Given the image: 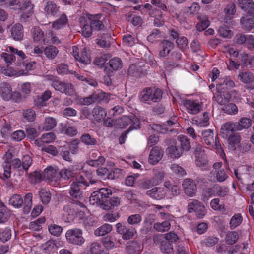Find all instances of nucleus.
I'll return each instance as SVG.
<instances>
[{
  "label": "nucleus",
  "mask_w": 254,
  "mask_h": 254,
  "mask_svg": "<svg viewBox=\"0 0 254 254\" xmlns=\"http://www.w3.org/2000/svg\"><path fill=\"white\" fill-rule=\"evenodd\" d=\"M176 43L179 49L182 51H184L188 48V41L187 38L185 36H181L176 40Z\"/></svg>",
  "instance_id": "864d4df0"
},
{
  "label": "nucleus",
  "mask_w": 254,
  "mask_h": 254,
  "mask_svg": "<svg viewBox=\"0 0 254 254\" xmlns=\"http://www.w3.org/2000/svg\"><path fill=\"white\" fill-rule=\"evenodd\" d=\"M183 102L189 114H196L202 109V104L196 101L185 99L183 101Z\"/></svg>",
  "instance_id": "1a4fd4ad"
},
{
  "label": "nucleus",
  "mask_w": 254,
  "mask_h": 254,
  "mask_svg": "<svg viewBox=\"0 0 254 254\" xmlns=\"http://www.w3.org/2000/svg\"><path fill=\"white\" fill-rule=\"evenodd\" d=\"M178 141V145L184 152L189 151L190 150L191 146L190 139L184 135H179L177 138Z\"/></svg>",
  "instance_id": "5701e85b"
},
{
  "label": "nucleus",
  "mask_w": 254,
  "mask_h": 254,
  "mask_svg": "<svg viewBox=\"0 0 254 254\" xmlns=\"http://www.w3.org/2000/svg\"><path fill=\"white\" fill-rule=\"evenodd\" d=\"M185 193L190 196L192 197L196 193L197 190L195 182L190 178L185 179L182 184Z\"/></svg>",
  "instance_id": "ddd939ff"
},
{
  "label": "nucleus",
  "mask_w": 254,
  "mask_h": 254,
  "mask_svg": "<svg viewBox=\"0 0 254 254\" xmlns=\"http://www.w3.org/2000/svg\"><path fill=\"white\" fill-rule=\"evenodd\" d=\"M32 194L31 193H27L23 200V212L24 214H28L31 210L32 205Z\"/></svg>",
  "instance_id": "2f4dec72"
},
{
  "label": "nucleus",
  "mask_w": 254,
  "mask_h": 254,
  "mask_svg": "<svg viewBox=\"0 0 254 254\" xmlns=\"http://www.w3.org/2000/svg\"><path fill=\"white\" fill-rule=\"evenodd\" d=\"M9 203L16 208H20L23 205V200L19 195L14 194L10 197Z\"/></svg>",
  "instance_id": "a18cd8bd"
},
{
  "label": "nucleus",
  "mask_w": 254,
  "mask_h": 254,
  "mask_svg": "<svg viewBox=\"0 0 254 254\" xmlns=\"http://www.w3.org/2000/svg\"><path fill=\"white\" fill-rule=\"evenodd\" d=\"M220 200L218 198H215L211 200L210 205L211 208L216 211H220L224 212L226 211V208L224 205L219 204Z\"/></svg>",
  "instance_id": "13d9d810"
},
{
  "label": "nucleus",
  "mask_w": 254,
  "mask_h": 254,
  "mask_svg": "<svg viewBox=\"0 0 254 254\" xmlns=\"http://www.w3.org/2000/svg\"><path fill=\"white\" fill-rule=\"evenodd\" d=\"M92 114L97 121H100L106 117L107 113L102 107L96 106L92 111Z\"/></svg>",
  "instance_id": "bb28decb"
},
{
  "label": "nucleus",
  "mask_w": 254,
  "mask_h": 254,
  "mask_svg": "<svg viewBox=\"0 0 254 254\" xmlns=\"http://www.w3.org/2000/svg\"><path fill=\"white\" fill-rule=\"evenodd\" d=\"M242 27L246 30H251L254 27V15L247 14L241 18Z\"/></svg>",
  "instance_id": "412c9836"
},
{
  "label": "nucleus",
  "mask_w": 254,
  "mask_h": 254,
  "mask_svg": "<svg viewBox=\"0 0 254 254\" xmlns=\"http://www.w3.org/2000/svg\"><path fill=\"white\" fill-rule=\"evenodd\" d=\"M163 155V150L158 146L153 147L149 156V162L152 164L158 163L162 159Z\"/></svg>",
  "instance_id": "f3484780"
},
{
  "label": "nucleus",
  "mask_w": 254,
  "mask_h": 254,
  "mask_svg": "<svg viewBox=\"0 0 254 254\" xmlns=\"http://www.w3.org/2000/svg\"><path fill=\"white\" fill-rule=\"evenodd\" d=\"M9 4L12 9L21 11L33 9L34 6L29 0H11Z\"/></svg>",
  "instance_id": "9b49d317"
},
{
  "label": "nucleus",
  "mask_w": 254,
  "mask_h": 254,
  "mask_svg": "<svg viewBox=\"0 0 254 254\" xmlns=\"http://www.w3.org/2000/svg\"><path fill=\"white\" fill-rule=\"evenodd\" d=\"M52 86L56 90L68 96H73L75 93L73 86L71 83L63 82L58 80H54Z\"/></svg>",
  "instance_id": "39448f33"
},
{
  "label": "nucleus",
  "mask_w": 254,
  "mask_h": 254,
  "mask_svg": "<svg viewBox=\"0 0 254 254\" xmlns=\"http://www.w3.org/2000/svg\"><path fill=\"white\" fill-rule=\"evenodd\" d=\"M59 176L64 180H69L73 177V172L67 169H63L59 172Z\"/></svg>",
  "instance_id": "774afa93"
},
{
  "label": "nucleus",
  "mask_w": 254,
  "mask_h": 254,
  "mask_svg": "<svg viewBox=\"0 0 254 254\" xmlns=\"http://www.w3.org/2000/svg\"><path fill=\"white\" fill-rule=\"evenodd\" d=\"M48 229L52 235L56 237L60 236L63 231V228L61 226L54 224L49 225Z\"/></svg>",
  "instance_id": "3c124183"
},
{
  "label": "nucleus",
  "mask_w": 254,
  "mask_h": 254,
  "mask_svg": "<svg viewBox=\"0 0 254 254\" xmlns=\"http://www.w3.org/2000/svg\"><path fill=\"white\" fill-rule=\"evenodd\" d=\"M195 213L197 218L202 219L205 216L207 213V209L204 205L201 202H200L197 206V208L195 210Z\"/></svg>",
  "instance_id": "e2e57ef3"
},
{
  "label": "nucleus",
  "mask_w": 254,
  "mask_h": 254,
  "mask_svg": "<svg viewBox=\"0 0 254 254\" xmlns=\"http://www.w3.org/2000/svg\"><path fill=\"white\" fill-rule=\"evenodd\" d=\"M98 180L93 177L92 173L88 171L82 172V174L76 177L74 183L78 184L79 186L84 189L89 186V184H93L98 182Z\"/></svg>",
  "instance_id": "0eeeda50"
},
{
  "label": "nucleus",
  "mask_w": 254,
  "mask_h": 254,
  "mask_svg": "<svg viewBox=\"0 0 254 254\" xmlns=\"http://www.w3.org/2000/svg\"><path fill=\"white\" fill-rule=\"evenodd\" d=\"M59 50L58 48L53 45L47 46L44 49V53L49 60L54 59L58 55Z\"/></svg>",
  "instance_id": "7c9ffc66"
},
{
  "label": "nucleus",
  "mask_w": 254,
  "mask_h": 254,
  "mask_svg": "<svg viewBox=\"0 0 254 254\" xmlns=\"http://www.w3.org/2000/svg\"><path fill=\"white\" fill-rule=\"evenodd\" d=\"M44 11L47 14L55 16L59 11V7L52 1H49L44 8Z\"/></svg>",
  "instance_id": "473e14b6"
},
{
  "label": "nucleus",
  "mask_w": 254,
  "mask_h": 254,
  "mask_svg": "<svg viewBox=\"0 0 254 254\" xmlns=\"http://www.w3.org/2000/svg\"><path fill=\"white\" fill-rule=\"evenodd\" d=\"M122 67V61L119 58H114L111 59L105 67V71L109 76L114 74L115 71L121 68Z\"/></svg>",
  "instance_id": "6e6552de"
},
{
  "label": "nucleus",
  "mask_w": 254,
  "mask_h": 254,
  "mask_svg": "<svg viewBox=\"0 0 254 254\" xmlns=\"http://www.w3.org/2000/svg\"><path fill=\"white\" fill-rule=\"evenodd\" d=\"M32 158L29 155H25L23 156L22 158V169L25 171L27 172L29 169V168L32 164Z\"/></svg>",
  "instance_id": "4d7b16f0"
},
{
  "label": "nucleus",
  "mask_w": 254,
  "mask_h": 254,
  "mask_svg": "<svg viewBox=\"0 0 254 254\" xmlns=\"http://www.w3.org/2000/svg\"><path fill=\"white\" fill-rule=\"evenodd\" d=\"M243 220L242 216L240 214H235L231 219L230 222V227L231 229H234L240 225Z\"/></svg>",
  "instance_id": "603ef678"
},
{
  "label": "nucleus",
  "mask_w": 254,
  "mask_h": 254,
  "mask_svg": "<svg viewBox=\"0 0 254 254\" xmlns=\"http://www.w3.org/2000/svg\"><path fill=\"white\" fill-rule=\"evenodd\" d=\"M138 118L133 115L130 116H124L115 120L114 127L116 128H125L128 124H131V126L129 128H131L132 126H133L134 128H136V126L138 125Z\"/></svg>",
  "instance_id": "20e7f679"
},
{
  "label": "nucleus",
  "mask_w": 254,
  "mask_h": 254,
  "mask_svg": "<svg viewBox=\"0 0 254 254\" xmlns=\"http://www.w3.org/2000/svg\"><path fill=\"white\" fill-rule=\"evenodd\" d=\"M239 77L244 83H250L254 81V75L250 71L241 72Z\"/></svg>",
  "instance_id": "37998d69"
},
{
  "label": "nucleus",
  "mask_w": 254,
  "mask_h": 254,
  "mask_svg": "<svg viewBox=\"0 0 254 254\" xmlns=\"http://www.w3.org/2000/svg\"><path fill=\"white\" fill-rule=\"evenodd\" d=\"M90 252L91 254H107L102 248L101 245L98 242H93L91 244Z\"/></svg>",
  "instance_id": "de8ad7c7"
},
{
  "label": "nucleus",
  "mask_w": 254,
  "mask_h": 254,
  "mask_svg": "<svg viewBox=\"0 0 254 254\" xmlns=\"http://www.w3.org/2000/svg\"><path fill=\"white\" fill-rule=\"evenodd\" d=\"M40 198L43 204H48L51 199V194L49 190L42 188L39 191Z\"/></svg>",
  "instance_id": "e433bc0d"
},
{
  "label": "nucleus",
  "mask_w": 254,
  "mask_h": 254,
  "mask_svg": "<svg viewBox=\"0 0 254 254\" xmlns=\"http://www.w3.org/2000/svg\"><path fill=\"white\" fill-rule=\"evenodd\" d=\"M116 229L117 232L122 235V238L124 240L131 239L136 233L134 228L122 223L116 224Z\"/></svg>",
  "instance_id": "423d86ee"
},
{
  "label": "nucleus",
  "mask_w": 254,
  "mask_h": 254,
  "mask_svg": "<svg viewBox=\"0 0 254 254\" xmlns=\"http://www.w3.org/2000/svg\"><path fill=\"white\" fill-rule=\"evenodd\" d=\"M167 190L162 187H154L147 190L145 194L153 199L161 200L166 197Z\"/></svg>",
  "instance_id": "f8f14e48"
},
{
  "label": "nucleus",
  "mask_w": 254,
  "mask_h": 254,
  "mask_svg": "<svg viewBox=\"0 0 254 254\" xmlns=\"http://www.w3.org/2000/svg\"><path fill=\"white\" fill-rule=\"evenodd\" d=\"M174 47L175 44L173 42L165 39L162 40L159 45V56L162 58L166 57Z\"/></svg>",
  "instance_id": "9d476101"
},
{
  "label": "nucleus",
  "mask_w": 254,
  "mask_h": 254,
  "mask_svg": "<svg viewBox=\"0 0 254 254\" xmlns=\"http://www.w3.org/2000/svg\"><path fill=\"white\" fill-rule=\"evenodd\" d=\"M235 86L234 82L229 78L219 79L216 85V88L221 92H225Z\"/></svg>",
  "instance_id": "dca6fc26"
},
{
  "label": "nucleus",
  "mask_w": 254,
  "mask_h": 254,
  "mask_svg": "<svg viewBox=\"0 0 254 254\" xmlns=\"http://www.w3.org/2000/svg\"><path fill=\"white\" fill-rule=\"evenodd\" d=\"M59 169L57 167L48 166L43 171L44 177L48 180L56 181L59 177Z\"/></svg>",
  "instance_id": "6ab92c4d"
},
{
  "label": "nucleus",
  "mask_w": 254,
  "mask_h": 254,
  "mask_svg": "<svg viewBox=\"0 0 254 254\" xmlns=\"http://www.w3.org/2000/svg\"><path fill=\"white\" fill-rule=\"evenodd\" d=\"M152 93V87H148L143 89L141 92V101L145 102L149 100L151 101Z\"/></svg>",
  "instance_id": "bf43d9fd"
},
{
  "label": "nucleus",
  "mask_w": 254,
  "mask_h": 254,
  "mask_svg": "<svg viewBox=\"0 0 254 254\" xmlns=\"http://www.w3.org/2000/svg\"><path fill=\"white\" fill-rule=\"evenodd\" d=\"M89 202L91 204H96L100 206L103 209L108 210L114 208L115 206H118L120 203V198L115 197L111 202H107L106 200H103L101 195H100L99 190L93 192L89 198Z\"/></svg>",
  "instance_id": "f257e3e1"
},
{
  "label": "nucleus",
  "mask_w": 254,
  "mask_h": 254,
  "mask_svg": "<svg viewBox=\"0 0 254 254\" xmlns=\"http://www.w3.org/2000/svg\"><path fill=\"white\" fill-rule=\"evenodd\" d=\"M80 140L82 143L88 146L95 145L97 144L96 139L88 133L83 134L80 137Z\"/></svg>",
  "instance_id": "09e8293b"
},
{
  "label": "nucleus",
  "mask_w": 254,
  "mask_h": 254,
  "mask_svg": "<svg viewBox=\"0 0 254 254\" xmlns=\"http://www.w3.org/2000/svg\"><path fill=\"white\" fill-rule=\"evenodd\" d=\"M112 230V226L109 224H104L99 228H97L94 232L96 236H104L109 233Z\"/></svg>",
  "instance_id": "4c0bfd02"
},
{
  "label": "nucleus",
  "mask_w": 254,
  "mask_h": 254,
  "mask_svg": "<svg viewBox=\"0 0 254 254\" xmlns=\"http://www.w3.org/2000/svg\"><path fill=\"white\" fill-rule=\"evenodd\" d=\"M153 228L157 231H167L170 228V223L168 221H165L162 223H155L153 225Z\"/></svg>",
  "instance_id": "8fccbe9b"
},
{
  "label": "nucleus",
  "mask_w": 254,
  "mask_h": 254,
  "mask_svg": "<svg viewBox=\"0 0 254 254\" xmlns=\"http://www.w3.org/2000/svg\"><path fill=\"white\" fill-rule=\"evenodd\" d=\"M68 23V18L65 14L63 13L59 19L55 21L52 24V27L55 30H59Z\"/></svg>",
  "instance_id": "a878e982"
},
{
  "label": "nucleus",
  "mask_w": 254,
  "mask_h": 254,
  "mask_svg": "<svg viewBox=\"0 0 254 254\" xmlns=\"http://www.w3.org/2000/svg\"><path fill=\"white\" fill-rule=\"evenodd\" d=\"M251 123L252 121L250 119L243 118L240 120L239 122L235 123V127L238 130L247 129L251 126Z\"/></svg>",
  "instance_id": "ea45409f"
},
{
  "label": "nucleus",
  "mask_w": 254,
  "mask_h": 254,
  "mask_svg": "<svg viewBox=\"0 0 254 254\" xmlns=\"http://www.w3.org/2000/svg\"><path fill=\"white\" fill-rule=\"evenodd\" d=\"M67 242L76 246H81L85 241L83 237V231L78 228L68 229L65 233Z\"/></svg>",
  "instance_id": "f03ea898"
},
{
  "label": "nucleus",
  "mask_w": 254,
  "mask_h": 254,
  "mask_svg": "<svg viewBox=\"0 0 254 254\" xmlns=\"http://www.w3.org/2000/svg\"><path fill=\"white\" fill-rule=\"evenodd\" d=\"M197 18L199 20V22L196 26L198 31H202L209 26L210 22L206 16L198 15Z\"/></svg>",
  "instance_id": "72a5a7b5"
},
{
  "label": "nucleus",
  "mask_w": 254,
  "mask_h": 254,
  "mask_svg": "<svg viewBox=\"0 0 254 254\" xmlns=\"http://www.w3.org/2000/svg\"><path fill=\"white\" fill-rule=\"evenodd\" d=\"M33 38L34 41H39L43 37V32L38 27H36L32 29Z\"/></svg>",
  "instance_id": "69168bd1"
},
{
  "label": "nucleus",
  "mask_w": 254,
  "mask_h": 254,
  "mask_svg": "<svg viewBox=\"0 0 254 254\" xmlns=\"http://www.w3.org/2000/svg\"><path fill=\"white\" fill-rule=\"evenodd\" d=\"M237 4L247 14L254 15V2L252 0H238Z\"/></svg>",
  "instance_id": "2eb2a0df"
},
{
  "label": "nucleus",
  "mask_w": 254,
  "mask_h": 254,
  "mask_svg": "<svg viewBox=\"0 0 254 254\" xmlns=\"http://www.w3.org/2000/svg\"><path fill=\"white\" fill-rule=\"evenodd\" d=\"M241 138L238 134H229L228 139L229 149L232 151L236 150L239 147L242 152H246L250 149L251 145L247 143H242L240 145Z\"/></svg>",
  "instance_id": "7ed1b4c3"
},
{
  "label": "nucleus",
  "mask_w": 254,
  "mask_h": 254,
  "mask_svg": "<svg viewBox=\"0 0 254 254\" xmlns=\"http://www.w3.org/2000/svg\"><path fill=\"white\" fill-rule=\"evenodd\" d=\"M142 220L141 216L138 214L129 216L127 220V223L130 225H137Z\"/></svg>",
  "instance_id": "338daca9"
},
{
  "label": "nucleus",
  "mask_w": 254,
  "mask_h": 254,
  "mask_svg": "<svg viewBox=\"0 0 254 254\" xmlns=\"http://www.w3.org/2000/svg\"><path fill=\"white\" fill-rule=\"evenodd\" d=\"M100 17L101 15H91L89 17L90 24L94 31H99L104 28V24L103 22L99 20Z\"/></svg>",
  "instance_id": "aec40b11"
},
{
  "label": "nucleus",
  "mask_w": 254,
  "mask_h": 254,
  "mask_svg": "<svg viewBox=\"0 0 254 254\" xmlns=\"http://www.w3.org/2000/svg\"><path fill=\"white\" fill-rule=\"evenodd\" d=\"M11 216V212L7 207L2 206L0 208V223L6 222Z\"/></svg>",
  "instance_id": "c03bdc74"
},
{
  "label": "nucleus",
  "mask_w": 254,
  "mask_h": 254,
  "mask_svg": "<svg viewBox=\"0 0 254 254\" xmlns=\"http://www.w3.org/2000/svg\"><path fill=\"white\" fill-rule=\"evenodd\" d=\"M23 26L19 23L13 26L11 29V36L15 40H21L23 36Z\"/></svg>",
  "instance_id": "b1692460"
},
{
  "label": "nucleus",
  "mask_w": 254,
  "mask_h": 254,
  "mask_svg": "<svg viewBox=\"0 0 254 254\" xmlns=\"http://www.w3.org/2000/svg\"><path fill=\"white\" fill-rule=\"evenodd\" d=\"M57 125L56 119L53 117H47L45 119L43 129L46 131L51 130Z\"/></svg>",
  "instance_id": "a19ab883"
},
{
  "label": "nucleus",
  "mask_w": 254,
  "mask_h": 254,
  "mask_svg": "<svg viewBox=\"0 0 254 254\" xmlns=\"http://www.w3.org/2000/svg\"><path fill=\"white\" fill-rule=\"evenodd\" d=\"M12 87L7 82H3L0 84V94L2 98L5 101L11 100Z\"/></svg>",
  "instance_id": "a211bd4d"
},
{
  "label": "nucleus",
  "mask_w": 254,
  "mask_h": 254,
  "mask_svg": "<svg viewBox=\"0 0 254 254\" xmlns=\"http://www.w3.org/2000/svg\"><path fill=\"white\" fill-rule=\"evenodd\" d=\"M235 127V123H226L222 127L221 133L228 136L229 134L238 130Z\"/></svg>",
  "instance_id": "79ce46f5"
},
{
  "label": "nucleus",
  "mask_w": 254,
  "mask_h": 254,
  "mask_svg": "<svg viewBox=\"0 0 254 254\" xmlns=\"http://www.w3.org/2000/svg\"><path fill=\"white\" fill-rule=\"evenodd\" d=\"M99 192H100L102 200H106L107 202L111 203L113 199V198H115V197H111V195H112V190L108 188H101L99 189Z\"/></svg>",
  "instance_id": "58836bf2"
},
{
  "label": "nucleus",
  "mask_w": 254,
  "mask_h": 254,
  "mask_svg": "<svg viewBox=\"0 0 254 254\" xmlns=\"http://www.w3.org/2000/svg\"><path fill=\"white\" fill-rule=\"evenodd\" d=\"M102 242L106 250H111L116 247L115 243L113 241V238L110 236H107L103 237L102 240Z\"/></svg>",
  "instance_id": "49530a36"
},
{
  "label": "nucleus",
  "mask_w": 254,
  "mask_h": 254,
  "mask_svg": "<svg viewBox=\"0 0 254 254\" xmlns=\"http://www.w3.org/2000/svg\"><path fill=\"white\" fill-rule=\"evenodd\" d=\"M195 163L197 167L202 169L210 170V166L209 165V161L206 155L195 158Z\"/></svg>",
  "instance_id": "c756f323"
},
{
  "label": "nucleus",
  "mask_w": 254,
  "mask_h": 254,
  "mask_svg": "<svg viewBox=\"0 0 254 254\" xmlns=\"http://www.w3.org/2000/svg\"><path fill=\"white\" fill-rule=\"evenodd\" d=\"M11 236V230L8 228H5L0 232V241L4 243L9 240Z\"/></svg>",
  "instance_id": "052dcab7"
},
{
  "label": "nucleus",
  "mask_w": 254,
  "mask_h": 254,
  "mask_svg": "<svg viewBox=\"0 0 254 254\" xmlns=\"http://www.w3.org/2000/svg\"><path fill=\"white\" fill-rule=\"evenodd\" d=\"M239 239L238 233L236 231H228L226 234L225 242L229 245L235 244Z\"/></svg>",
  "instance_id": "c9c22d12"
},
{
  "label": "nucleus",
  "mask_w": 254,
  "mask_h": 254,
  "mask_svg": "<svg viewBox=\"0 0 254 254\" xmlns=\"http://www.w3.org/2000/svg\"><path fill=\"white\" fill-rule=\"evenodd\" d=\"M83 188L78 185L77 183L73 182L70 185V188L69 190V193L71 199L76 201V203L81 204L78 200L82 197L83 192L81 189Z\"/></svg>",
  "instance_id": "4468645a"
},
{
  "label": "nucleus",
  "mask_w": 254,
  "mask_h": 254,
  "mask_svg": "<svg viewBox=\"0 0 254 254\" xmlns=\"http://www.w3.org/2000/svg\"><path fill=\"white\" fill-rule=\"evenodd\" d=\"M151 101L154 102H160L162 97V91L161 89L152 87Z\"/></svg>",
  "instance_id": "5fc2aeb1"
},
{
  "label": "nucleus",
  "mask_w": 254,
  "mask_h": 254,
  "mask_svg": "<svg viewBox=\"0 0 254 254\" xmlns=\"http://www.w3.org/2000/svg\"><path fill=\"white\" fill-rule=\"evenodd\" d=\"M202 138L207 145H213L214 143V131L212 129L205 130L201 132Z\"/></svg>",
  "instance_id": "393cba45"
},
{
  "label": "nucleus",
  "mask_w": 254,
  "mask_h": 254,
  "mask_svg": "<svg viewBox=\"0 0 254 254\" xmlns=\"http://www.w3.org/2000/svg\"><path fill=\"white\" fill-rule=\"evenodd\" d=\"M128 254H138L141 251L140 244L136 241H130L127 246Z\"/></svg>",
  "instance_id": "cd10ccee"
},
{
  "label": "nucleus",
  "mask_w": 254,
  "mask_h": 254,
  "mask_svg": "<svg viewBox=\"0 0 254 254\" xmlns=\"http://www.w3.org/2000/svg\"><path fill=\"white\" fill-rule=\"evenodd\" d=\"M77 61H78L80 62L86 64L90 63L91 59L87 51L84 49L81 52L79 57H77Z\"/></svg>",
  "instance_id": "680f3d73"
},
{
  "label": "nucleus",
  "mask_w": 254,
  "mask_h": 254,
  "mask_svg": "<svg viewBox=\"0 0 254 254\" xmlns=\"http://www.w3.org/2000/svg\"><path fill=\"white\" fill-rule=\"evenodd\" d=\"M167 151L169 156L171 158H178L181 157L184 153L179 147V145H178V144L177 145V142L168 146L167 149Z\"/></svg>",
  "instance_id": "4be33fe9"
},
{
  "label": "nucleus",
  "mask_w": 254,
  "mask_h": 254,
  "mask_svg": "<svg viewBox=\"0 0 254 254\" xmlns=\"http://www.w3.org/2000/svg\"><path fill=\"white\" fill-rule=\"evenodd\" d=\"M222 110L229 114H235L238 112V108L234 103H229L224 106Z\"/></svg>",
  "instance_id": "0e129e2a"
},
{
  "label": "nucleus",
  "mask_w": 254,
  "mask_h": 254,
  "mask_svg": "<svg viewBox=\"0 0 254 254\" xmlns=\"http://www.w3.org/2000/svg\"><path fill=\"white\" fill-rule=\"evenodd\" d=\"M224 12L226 16L231 17L236 12V5L233 2H230L227 4L224 9Z\"/></svg>",
  "instance_id": "6e6d98bb"
},
{
  "label": "nucleus",
  "mask_w": 254,
  "mask_h": 254,
  "mask_svg": "<svg viewBox=\"0 0 254 254\" xmlns=\"http://www.w3.org/2000/svg\"><path fill=\"white\" fill-rule=\"evenodd\" d=\"M128 74L139 77L143 74V69L140 65L137 64H131L129 66L128 70Z\"/></svg>",
  "instance_id": "f704fd0d"
},
{
  "label": "nucleus",
  "mask_w": 254,
  "mask_h": 254,
  "mask_svg": "<svg viewBox=\"0 0 254 254\" xmlns=\"http://www.w3.org/2000/svg\"><path fill=\"white\" fill-rule=\"evenodd\" d=\"M94 103L101 101L108 102L109 100L110 95L103 92L101 91L94 92L92 94Z\"/></svg>",
  "instance_id": "c85d7f7f"
}]
</instances>
